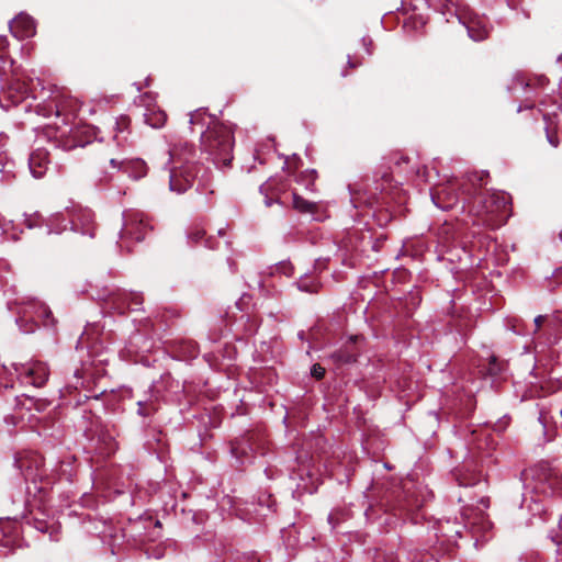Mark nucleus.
Instances as JSON below:
<instances>
[{
  "label": "nucleus",
  "mask_w": 562,
  "mask_h": 562,
  "mask_svg": "<svg viewBox=\"0 0 562 562\" xmlns=\"http://www.w3.org/2000/svg\"><path fill=\"white\" fill-rule=\"evenodd\" d=\"M169 189L178 194L186 192L196 177L193 162L194 150L191 146L175 147L169 150Z\"/></svg>",
  "instance_id": "f257e3e1"
},
{
  "label": "nucleus",
  "mask_w": 562,
  "mask_h": 562,
  "mask_svg": "<svg viewBox=\"0 0 562 562\" xmlns=\"http://www.w3.org/2000/svg\"><path fill=\"white\" fill-rule=\"evenodd\" d=\"M202 151L218 167H226L233 159L234 137L229 126L212 122L201 137Z\"/></svg>",
  "instance_id": "f03ea898"
},
{
  "label": "nucleus",
  "mask_w": 562,
  "mask_h": 562,
  "mask_svg": "<svg viewBox=\"0 0 562 562\" xmlns=\"http://www.w3.org/2000/svg\"><path fill=\"white\" fill-rule=\"evenodd\" d=\"M509 195L505 192L494 191L476 201L475 213L484 217V224L494 228L503 225L509 213Z\"/></svg>",
  "instance_id": "7ed1b4c3"
},
{
  "label": "nucleus",
  "mask_w": 562,
  "mask_h": 562,
  "mask_svg": "<svg viewBox=\"0 0 562 562\" xmlns=\"http://www.w3.org/2000/svg\"><path fill=\"white\" fill-rule=\"evenodd\" d=\"M71 225V229L75 232H81L93 236V214L88 209L75 207L67 210L65 213H56L49 217L48 221V234H59L67 228V224Z\"/></svg>",
  "instance_id": "20e7f679"
},
{
  "label": "nucleus",
  "mask_w": 562,
  "mask_h": 562,
  "mask_svg": "<svg viewBox=\"0 0 562 562\" xmlns=\"http://www.w3.org/2000/svg\"><path fill=\"white\" fill-rule=\"evenodd\" d=\"M456 15L459 22L467 27L468 34L473 41H483L488 36L490 29L484 16L479 15L470 8H458Z\"/></svg>",
  "instance_id": "39448f33"
},
{
  "label": "nucleus",
  "mask_w": 562,
  "mask_h": 562,
  "mask_svg": "<svg viewBox=\"0 0 562 562\" xmlns=\"http://www.w3.org/2000/svg\"><path fill=\"white\" fill-rule=\"evenodd\" d=\"M12 368L22 382L30 383L36 387L43 386L49 375L47 366L42 361L12 363Z\"/></svg>",
  "instance_id": "423d86ee"
},
{
  "label": "nucleus",
  "mask_w": 562,
  "mask_h": 562,
  "mask_svg": "<svg viewBox=\"0 0 562 562\" xmlns=\"http://www.w3.org/2000/svg\"><path fill=\"white\" fill-rule=\"evenodd\" d=\"M10 31L14 37L20 40L32 37L36 32L35 22L30 15L21 13L10 23Z\"/></svg>",
  "instance_id": "0eeeda50"
},
{
  "label": "nucleus",
  "mask_w": 562,
  "mask_h": 562,
  "mask_svg": "<svg viewBox=\"0 0 562 562\" xmlns=\"http://www.w3.org/2000/svg\"><path fill=\"white\" fill-rule=\"evenodd\" d=\"M5 93L13 103H19L26 99L31 93L30 83L22 80L21 76L14 71L13 78L7 87Z\"/></svg>",
  "instance_id": "6e6552de"
},
{
  "label": "nucleus",
  "mask_w": 562,
  "mask_h": 562,
  "mask_svg": "<svg viewBox=\"0 0 562 562\" xmlns=\"http://www.w3.org/2000/svg\"><path fill=\"white\" fill-rule=\"evenodd\" d=\"M48 165L49 158L46 149L37 148L30 155L29 167L34 178H42L46 173Z\"/></svg>",
  "instance_id": "1a4fd4ad"
},
{
  "label": "nucleus",
  "mask_w": 562,
  "mask_h": 562,
  "mask_svg": "<svg viewBox=\"0 0 562 562\" xmlns=\"http://www.w3.org/2000/svg\"><path fill=\"white\" fill-rule=\"evenodd\" d=\"M147 224L144 222L139 214L131 213L126 217V222L122 229V236L130 235L135 240L140 241L144 239V231Z\"/></svg>",
  "instance_id": "9d476101"
},
{
  "label": "nucleus",
  "mask_w": 562,
  "mask_h": 562,
  "mask_svg": "<svg viewBox=\"0 0 562 562\" xmlns=\"http://www.w3.org/2000/svg\"><path fill=\"white\" fill-rule=\"evenodd\" d=\"M120 168L133 179L143 178L147 173L146 162L142 159L123 160Z\"/></svg>",
  "instance_id": "9b49d317"
},
{
  "label": "nucleus",
  "mask_w": 562,
  "mask_h": 562,
  "mask_svg": "<svg viewBox=\"0 0 562 562\" xmlns=\"http://www.w3.org/2000/svg\"><path fill=\"white\" fill-rule=\"evenodd\" d=\"M145 123L154 128H159L164 126L166 122V113L161 110H147L146 113H144Z\"/></svg>",
  "instance_id": "f8f14e48"
},
{
  "label": "nucleus",
  "mask_w": 562,
  "mask_h": 562,
  "mask_svg": "<svg viewBox=\"0 0 562 562\" xmlns=\"http://www.w3.org/2000/svg\"><path fill=\"white\" fill-rule=\"evenodd\" d=\"M301 291L314 293L318 290V283L313 277L305 276L297 281Z\"/></svg>",
  "instance_id": "ddd939ff"
},
{
  "label": "nucleus",
  "mask_w": 562,
  "mask_h": 562,
  "mask_svg": "<svg viewBox=\"0 0 562 562\" xmlns=\"http://www.w3.org/2000/svg\"><path fill=\"white\" fill-rule=\"evenodd\" d=\"M456 479L461 486L474 485L480 481V477L475 473L463 474L461 472L456 473Z\"/></svg>",
  "instance_id": "4468645a"
},
{
  "label": "nucleus",
  "mask_w": 562,
  "mask_h": 562,
  "mask_svg": "<svg viewBox=\"0 0 562 562\" xmlns=\"http://www.w3.org/2000/svg\"><path fill=\"white\" fill-rule=\"evenodd\" d=\"M137 406H138V415L140 416H150L154 412L157 411V406L155 405V403L153 401H149V402H143V401H138L137 402Z\"/></svg>",
  "instance_id": "2eb2a0df"
},
{
  "label": "nucleus",
  "mask_w": 562,
  "mask_h": 562,
  "mask_svg": "<svg viewBox=\"0 0 562 562\" xmlns=\"http://www.w3.org/2000/svg\"><path fill=\"white\" fill-rule=\"evenodd\" d=\"M293 206L301 212H310L313 209V203L304 200L296 193H293Z\"/></svg>",
  "instance_id": "dca6fc26"
},
{
  "label": "nucleus",
  "mask_w": 562,
  "mask_h": 562,
  "mask_svg": "<svg viewBox=\"0 0 562 562\" xmlns=\"http://www.w3.org/2000/svg\"><path fill=\"white\" fill-rule=\"evenodd\" d=\"M204 234L205 231L202 227L196 226L191 229V232L188 235V238L192 243H199L203 238Z\"/></svg>",
  "instance_id": "f3484780"
},
{
  "label": "nucleus",
  "mask_w": 562,
  "mask_h": 562,
  "mask_svg": "<svg viewBox=\"0 0 562 562\" xmlns=\"http://www.w3.org/2000/svg\"><path fill=\"white\" fill-rule=\"evenodd\" d=\"M205 113L202 110H196L190 115V124H204Z\"/></svg>",
  "instance_id": "a211bd4d"
},
{
  "label": "nucleus",
  "mask_w": 562,
  "mask_h": 562,
  "mask_svg": "<svg viewBox=\"0 0 562 562\" xmlns=\"http://www.w3.org/2000/svg\"><path fill=\"white\" fill-rule=\"evenodd\" d=\"M312 376L316 379H322L325 374V369L319 364H314L311 369Z\"/></svg>",
  "instance_id": "6ab92c4d"
},
{
  "label": "nucleus",
  "mask_w": 562,
  "mask_h": 562,
  "mask_svg": "<svg viewBox=\"0 0 562 562\" xmlns=\"http://www.w3.org/2000/svg\"><path fill=\"white\" fill-rule=\"evenodd\" d=\"M501 366L497 363V360L495 357H492L491 358V362H490V366H488V372L492 374V375H496L498 372H501Z\"/></svg>",
  "instance_id": "aec40b11"
},
{
  "label": "nucleus",
  "mask_w": 562,
  "mask_h": 562,
  "mask_svg": "<svg viewBox=\"0 0 562 562\" xmlns=\"http://www.w3.org/2000/svg\"><path fill=\"white\" fill-rule=\"evenodd\" d=\"M548 325L553 329H560L562 327V321L558 316L547 317Z\"/></svg>",
  "instance_id": "412c9836"
},
{
  "label": "nucleus",
  "mask_w": 562,
  "mask_h": 562,
  "mask_svg": "<svg viewBox=\"0 0 562 562\" xmlns=\"http://www.w3.org/2000/svg\"><path fill=\"white\" fill-rule=\"evenodd\" d=\"M546 322H547V316L538 315L535 318V326H536L535 333H537L540 329V327L542 326V324L546 323Z\"/></svg>",
  "instance_id": "4be33fe9"
},
{
  "label": "nucleus",
  "mask_w": 562,
  "mask_h": 562,
  "mask_svg": "<svg viewBox=\"0 0 562 562\" xmlns=\"http://www.w3.org/2000/svg\"><path fill=\"white\" fill-rule=\"evenodd\" d=\"M128 123H130V121L127 117H121L116 122L117 130L123 131V128H125L128 125Z\"/></svg>",
  "instance_id": "5701e85b"
},
{
  "label": "nucleus",
  "mask_w": 562,
  "mask_h": 562,
  "mask_svg": "<svg viewBox=\"0 0 562 562\" xmlns=\"http://www.w3.org/2000/svg\"><path fill=\"white\" fill-rule=\"evenodd\" d=\"M9 42H8V38L7 36H0V52H2L3 49L7 48Z\"/></svg>",
  "instance_id": "b1692460"
},
{
  "label": "nucleus",
  "mask_w": 562,
  "mask_h": 562,
  "mask_svg": "<svg viewBox=\"0 0 562 562\" xmlns=\"http://www.w3.org/2000/svg\"><path fill=\"white\" fill-rule=\"evenodd\" d=\"M122 161H123V160H117V159L112 158V159L110 160V165H111V167H112V168H114V169L122 170V168H120V165H121V162H122Z\"/></svg>",
  "instance_id": "393cba45"
},
{
  "label": "nucleus",
  "mask_w": 562,
  "mask_h": 562,
  "mask_svg": "<svg viewBox=\"0 0 562 562\" xmlns=\"http://www.w3.org/2000/svg\"><path fill=\"white\" fill-rule=\"evenodd\" d=\"M547 137H548V142H549L553 147H557V146H558V144H559V143H558V139H557L554 136H552V135H550V134L548 133V134H547Z\"/></svg>",
  "instance_id": "a878e982"
},
{
  "label": "nucleus",
  "mask_w": 562,
  "mask_h": 562,
  "mask_svg": "<svg viewBox=\"0 0 562 562\" xmlns=\"http://www.w3.org/2000/svg\"><path fill=\"white\" fill-rule=\"evenodd\" d=\"M442 193H443V190L439 191L436 195H432V198H431V199H432V201H434V203H435L436 205H438V206H439V203L437 202V200H438V199H440V195H441ZM440 207H442V206L440 205Z\"/></svg>",
  "instance_id": "bb28decb"
},
{
  "label": "nucleus",
  "mask_w": 562,
  "mask_h": 562,
  "mask_svg": "<svg viewBox=\"0 0 562 562\" xmlns=\"http://www.w3.org/2000/svg\"><path fill=\"white\" fill-rule=\"evenodd\" d=\"M280 269H283L284 273H286L288 276L291 274V268L288 265L282 263Z\"/></svg>",
  "instance_id": "cd10ccee"
},
{
  "label": "nucleus",
  "mask_w": 562,
  "mask_h": 562,
  "mask_svg": "<svg viewBox=\"0 0 562 562\" xmlns=\"http://www.w3.org/2000/svg\"><path fill=\"white\" fill-rule=\"evenodd\" d=\"M554 276L557 279L562 278V267L555 270Z\"/></svg>",
  "instance_id": "c85d7f7f"
},
{
  "label": "nucleus",
  "mask_w": 562,
  "mask_h": 562,
  "mask_svg": "<svg viewBox=\"0 0 562 562\" xmlns=\"http://www.w3.org/2000/svg\"><path fill=\"white\" fill-rule=\"evenodd\" d=\"M43 315L48 317L50 315V312L46 307H43Z\"/></svg>",
  "instance_id": "c756f323"
},
{
  "label": "nucleus",
  "mask_w": 562,
  "mask_h": 562,
  "mask_svg": "<svg viewBox=\"0 0 562 562\" xmlns=\"http://www.w3.org/2000/svg\"><path fill=\"white\" fill-rule=\"evenodd\" d=\"M133 299L137 300L136 304H140V299H139V296L137 294H134Z\"/></svg>",
  "instance_id": "7c9ffc66"
},
{
  "label": "nucleus",
  "mask_w": 562,
  "mask_h": 562,
  "mask_svg": "<svg viewBox=\"0 0 562 562\" xmlns=\"http://www.w3.org/2000/svg\"><path fill=\"white\" fill-rule=\"evenodd\" d=\"M265 203H266L267 206H270L272 204V200L266 199Z\"/></svg>",
  "instance_id": "2f4dec72"
},
{
  "label": "nucleus",
  "mask_w": 562,
  "mask_h": 562,
  "mask_svg": "<svg viewBox=\"0 0 562 562\" xmlns=\"http://www.w3.org/2000/svg\"><path fill=\"white\" fill-rule=\"evenodd\" d=\"M560 413H561V416H562V408H561V412H560Z\"/></svg>",
  "instance_id": "473e14b6"
}]
</instances>
